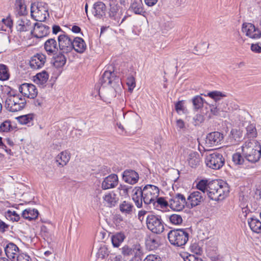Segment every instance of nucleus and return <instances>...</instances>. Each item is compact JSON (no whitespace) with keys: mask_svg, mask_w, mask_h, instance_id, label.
<instances>
[{"mask_svg":"<svg viewBox=\"0 0 261 261\" xmlns=\"http://www.w3.org/2000/svg\"><path fill=\"white\" fill-rule=\"evenodd\" d=\"M170 222L174 225H179L182 222V219L180 215L172 214L169 217Z\"/></svg>","mask_w":261,"mask_h":261,"instance_id":"obj_51","label":"nucleus"},{"mask_svg":"<svg viewBox=\"0 0 261 261\" xmlns=\"http://www.w3.org/2000/svg\"><path fill=\"white\" fill-rule=\"evenodd\" d=\"M36 80L39 81L40 84L43 85L47 81L48 79V74L45 71H43L37 73L36 75Z\"/></svg>","mask_w":261,"mask_h":261,"instance_id":"obj_45","label":"nucleus"},{"mask_svg":"<svg viewBox=\"0 0 261 261\" xmlns=\"http://www.w3.org/2000/svg\"><path fill=\"white\" fill-rule=\"evenodd\" d=\"M146 245L148 249L153 250L159 247V244L155 238L150 237L146 241Z\"/></svg>","mask_w":261,"mask_h":261,"instance_id":"obj_42","label":"nucleus"},{"mask_svg":"<svg viewBox=\"0 0 261 261\" xmlns=\"http://www.w3.org/2000/svg\"><path fill=\"white\" fill-rule=\"evenodd\" d=\"M129 9L136 14H142L144 12L141 0H134L131 4Z\"/></svg>","mask_w":261,"mask_h":261,"instance_id":"obj_35","label":"nucleus"},{"mask_svg":"<svg viewBox=\"0 0 261 261\" xmlns=\"http://www.w3.org/2000/svg\"><path fill=\"white\" fill-rule=\"evenodd\" d=\"M242 132L239 129H232L226 139V142L229 145L238 144L242 139Z\"/></svg>","mask_w":261,"mask_h":261,"instance_id":"obj_26","label":"nucleus"},{"mask_svg":"<svg viewBox=\"0 0 261 261\" xmlns=\"http://www.w3.org/2000/svg\"><path fill=\"white\" fill-rule=\"evenodd\" d=\"M194 124L197 125L203 122L204 120V117L201 114H197L193 118Z\"/></svg>","mask_w":261,"mask_h":261,"instance_id":"obj_55","label":"nucleus"},{"mask_svg":"<svg viewBox=\"0 0 261 261\" xmlns=\"http://www.w3.org/2000/svg\"><path fill=\"white\" fill-rule=\"evenodd\" d=\"M39 212L35 208H27L22 213V216L23 218L29 220H35L37 218Z\"/></svg>","mask_w":261,"mask_h":261,"instance_id":"obj_33","label":"nucleus"},{"mask_svg":"<svg viewBox=\"0 0 261 261\" xmlns=\"http://www.w3.org/2000/svg\"><path fill=\"white\" fill-rule=\"evenodd\" d=\"M205 163L207 167L218 170L223 166L225 159L221 153L216 151L206 156Z\"/></svg>","mask_w":261,"mask_h":261,"instance_id":"obj_9","label":"nucleus"},{"mask_svg":"<svg viewBox=\"0 0 261 261\" xmlns=\"http://www.w3.org/2000/svg\"><path fill=\"white\" fill-rule=\"evenodd\" d=\"M72 46H72V50L74 49L76 52L80 54L83 53L87 48L86 44L84 39L79 37L72 38Z\"/></svg>","mask_w":261,"mask_h":261,"instance_id":"obj_28","label":"nucleus"},{"mask_svg":"<svg viewBox=\"0 0 261 261\" xmlns=\"http://www.w3.org/2000/svg\"><path fill=\"white\" fill-rule=\"evenodd\" d=\"M121 214L126 217H131L135 213V208L132 202L124 200L119 206Z\"/></svg>","mask_w":261,"mask_h":261,"instance_id":"obj_24","label":"nucleus"},{"mask_svg":"<svg viewBox=\"0 0 261 261\" xmlns=\"http://www.w3.org/2000/svg\"><path fill=\"white\" fill-rule=\"evenodd\" d=\"M175 109L176 112L179 113L184 111V105L182 101H179L175 103Z\"/></svg>","mask_w":261,"mask_h":261,"instance_id":"obj_57","label":"nucleus"},{"mask_svg":"<svg viewBox=\"0 0 261 261\" xmlns=\"http://www.w3.org/2000/svg\"><path fill=\"white\" fill-rule=\"evenodd\" d=\"M248 224L251 230L256 233H261V221L255 217L248 218Z\"/></svg>","mask_w":261,"mask_h":261,"instance_id":"obj_31","label":"nucleus"},{"mask_svg":"<svg viewBox=\"0 0 261 261\" xmlns=\"http://www.w3.org/2000/svg\"><path fill=\"white\" fill-rule=\"evenodd\" d=\"M52 29V32L54 34H57L59 32H61V34H63V32H64L59 25H54Z\"/></svg>","mask_w":261,"mask_h":261,"instance_id":"obj_63","label":"nucleus"},{"mask_svg":"<svg viewBox=\"0 0 261 261\" xmlns=\"http://www.w3.org/2000/svg\"><path fill=\"white\" fill-rule=\"evenodd\" d=\"M186 162L191 168H196L202 163V155L198 152L191 151L187 155Z\"/></svg>","mask_w":261,"mask_h":261,"instance_id":"obj_18","label":"nucleus"},{"mask_svg":"<svg viewBox=\"0 0 261 261\" xmlns=\"http://www.w3.org/2000/svg\"><path fill=\"white\" fill-rule=\"evenodd\" d=\"M223 139V134L218 132H212L207 135L206 143L211 146H217L221 144Z\"/></svg>","mask_w":261,"mask_h":261,"instance_id":"obj_22","label":"nucleus"},{"mask_svg":"<svg viewBox=\"0 0 261 261\" xmlns=\"http://www.w3.org/2000/svg\"><path fill=\"white\" fill-rule=\"evenodd\" d=\"M121 253L124 256H130L132 255V247L127 245L124 246L121 249Z\"/></svg>","mask_w":261,"mask_h":261,"instance_id":"obj_54","label":"nucleus"},{"mask_svg":"<svg viewBox=\"0 0 261 261\" xmlns=\"http://www.w3.org/2000/svg\"><path fill=\"white\" fill-rule=\"evenodd\" d=\"M99 255H101V257L103 258L106 255H108V252L107 247L105 246L101 247L98 252Z\"/></svg>","mask_w":261,"mask_h":261,"instance_id":"obj_58","label":"nucleus"},{"mask_svg":"<svg viewBox=\"0 0 261 261\" xmlns=\"http://www.w3.org/2000/svg\"><path fill=\"white\" fill-rule=\"evenodd\" d=\"M35 115L33 113L19 116L17 119L20 123L27 124L32 123L34 120Z\"/></svg>","mask_w":261,"mask_h":261,"instance_id":"obj_41","label":"nucleus"},{"mask_svg":"<svg viewBox=\"0 0 261 261\" xmlns=\"http://www.w3.org/2000/svg\"><path fill=\"white\" fill-rule=\"evenodd\" d=\"M246 133L245 137L249 139V140H252L254 138H256L257 136V130L255 124H249L246 127Z\"/></svg>","mask_w":261,"mask_h":261,"instance_id":"obj_36","label":"nucleus"},{"mask_svg":"<svg viewBox=\"0 0 261 261\" xmlns=\"http://www.w3.org/2000/svg\"><path fill=\"white\" fill-rule=\"evenodd\" d=\"M118 177L116 174H111L105 177L101 183V188L106 190L115 188L118 185Z\"/></svg>","mask_w":261,"mask_h":261,"instance_id":"obj_23","label":"nucleus"},{"mask_svg":"<svg viewBox=\"0 0 261 261\" xmlns=\"http://www.w3.org/2000/svg\"><path fill=\"white\" fill-rule=\"evenodd\" d=\"M17 261H30V257L25 254H20L15 258Z\"/></svg>","mask_w":261,"mask_h":261,"instance_id":"obj_56","label":"nucleus"},{"mask_svg":"<svg viewBox=\"0 0 261 261\" xmlns=\"http://www.w3.org/2000/svg\"><path fill=\"white\" fill-rule=\"evenodd\" d=\"M242 153L246 161L255 164L261 158V145L254 140H247L242 146Z\"/></svg>","mask_w":261,"mask_h":261,"instance_id":"obj_2","label":"nucleus"},{"mask_svg":"<svg viewBox=\"0 0 261 261\" xmlns=\"http://www.w3.org/2000/svg\"><path fill=\"white\" fill-rule=\"evenodd\" d=\"M208 186L209 182L208 183L207 180L204 179L200 180L196 185V188L200 191L199 192L207 195L208 192Z\"/></svg>","mask_w":261,"mask_h":261,"instance_id":"obj_39","label":"nucleus"},{"mask_svg":"<svg viewBox=\"0 0 261 261\" xmlns=\"http://www.w3.org/2000/svg\"><path fill=\"white\" fill-rule=\"evenodd\" d=\"M5 253L10 259L15 260V258L20 253L19 248L14 243H8L4 248Z\"/></svg>","mask_w":261,"mask_h":261,"instance_id":"obj_27","label":"nucleus"},{"mask_svg":"<svg viewBox=\"0 0 261 261\" xmlns=\"http://www.w3.org/2000/svg\"><path fill=\"white\" fill-rule=\"evenodd\" d=\"M208 197L215 201H221L227 197L229 193L228 184L223 180H214L209 182Z\"/></svg>","mask_w":261,"mask_h":261,"instance_id":"obj_3","label":"nucleus"},{"mask_svg":"<svg viewBox=\"0 0 261 261\" xmlns=\"http://www.w3.org/2000/svg\"><path fill=\"white\" fill-rule=\"evenodd\" d=\"M122 180L130 185H135L139 179L138 172L132 169L125 170L122 174Z\"/></svg>","mask_w":261,"mask_h":261,"instance_id":"obj_21","label":"nucleus"},{"mask_svg":"<svg viewBox=\"0 0 261 261\" xmlns=\"http://www.w3.org/2000/svg\"><path fill=\"white\" fill-rule=\"evenodd\" d=\"M59 48L60 51L66 54L72 51V38L65 32L60 34L58 37Z\"/></svg>","mask_w":261,"mask_h":261,"instance_id":"obj_10","label":"nucleus"},{"mask_svg":"<svg viewBox=\"0 0 261 261\" xmlns=\"http://www.w3.org/2000/svg\"><path fill=\"white\" fill-rule=\"evenodd\" d=\"M46 60V55L42 53H38L31 57L30 65L33 69H38L42 68Z\"/></svg>","mask_w":261,"mask_h":261,"instance_id":"obj_19","label":"nucleus"},{"mask_svg":"<svg viewBox=\"0 0 261 261\" xmlns=\"http://www.w3.org/2000/svg\"><path fill=\"white\" fill-rule=\"evenodd\" d=\"M251 49L252 51L256 53H261V46L257 44H252L251 46Z\"/></svg>","mask_w":261,"mask_h":261,"instance_id":"obj_61","label":"nucleus"},{"mask_svg":"<svg viewBox=\"0 0 261 261\" xmlns=\"http://www.w3.org/2000/svg\"><path fill=\"white\" fill-rule=\"evenodd\" d=\"M184 261H202V259L194 254L184 253L181 255Z\"/></svg>","mask_w":261,"mask_h":261,"instance_id":"obj_50","label":"nucleus"},{"mask_svg":"<svg viewBox=\"0 0 261 261\" xmlns=\"http://www.w3.org/2000/svg\"><path fill=\"white\" fill-rule=\"evenodd\" d=\"M48 10V5L44 2L32 4L31 7V16L36 21H44L49 16Z\"/></svg>","mask_w":261,"mask_h":261,"instance_id":"obj_5","label":"nucleus"},{"mask_svg":"<svg viewBox=\"0 0 261 261\" xmlns=\"http://www.w3.org/2000/svg\"><path fill=\"white\" fill-rule=\"evenodd\" d=\"M154 207L158 206V205H160L161 207H166L168 205H169V202L167 201L164 197L158 196V198L156 199L155 201L154 204H152Z\"/></svg>","mask_w":261,"mask_h":261,"instance_id":"obj_49","label":"nucleus"},{"mask_svg":"<svg viewBox=\"0 0 261 261\" xmlns=\"http://www.w3.org/2000/svg\"><path fill=\"white\" fill-rule=\"evenodd\" d=\"M15 6L17 14L19 16H23L28 14L27 6L24 0H16Z\"/></svg>","mask_w":261,"mask_h":261,"instance_id":"obj_34","label":"nucleus"},{"mask_svg":"<svg viewBox=\"0 0 261 261\" xmlns=\"http://www.w3.org/2000/svg\"><path fill=\"white\" fill-rule=\"evenodd\" d=\"M34 23L27 18L23 17L19 18L16 21V29L18 32L20 33L31 31L33 30Z\"/></svg>","mask_w":261,"mask_h":261,"instance_id":"obj_20","label":"nucleus"},{"mask_svg":"<svg viewBox=\"0 0 261 261\" xmlns=\"http://www.w3.org/2000/svg\"><path fill=\"white\" fill-rule=\"evenodd\" d=\"M107 7L104 3L98 1L95 2L92 7V13L97 19H103L105 18Z\"/></svg>","mask_w":261,"mask_h":261,"instance_id":"obj_17","label":"nucleus"},{"mask_svg":"<svg viewBox=\"0 0 261 261\" xmlns=\"http://www.w3.org/2000/svg\"><path fill=\"white\" fill-rule=\"evenodd\" d=\"M120 191V194L122 195H126L127 194V188L125 185H120L118 188Z\"/></svg>","mask_w":261,"mask_h":261,"instance_id":"obj_62","label":"nucleus"},{"mask_svg":"<svg viewBox=\"0 0 261 261\" xmlns=\"http://www.w3.org/2000/svg\"><path fill=\"white\" fill-rule=\"evenodd\" d=\"M245 159L243 154L239 152L235 153L232 155V161L236 165L243 164Z\"/></svg>","mask_w":261,"mask_h":261,"instance_id":"obj_48","label":"nucleus"},{"mask_svg":"<svg viewBox=\"0 0 261 261\" xmlns=\"http://www.w3.org/2000/svg\"><path fill=\"white\" fill-rule=\"evenodd\" d=\"M71 154L69 151L66 150L61 152L56 158V162L58 166L63 167L66 165L70 161Z\"/></svg>","mask_w":261,"mask_h":261,"instance_id":"obj_29","label":"nucleus"},{"mask_svg":"<svg viewBox=\"0 0 261 261\" xmlns=\"http://www.w3.org/2000/svg\"><path fill=\"white\" fill-rule=\"evenodd\" d=\"M50 28L41 22L34 23V27L31 34L35 38H42L47 36L50 33Z\"/></svg>","mask_w":261,"mask_h":261,"instance_id":"obj_13","label":"nucleus"},{"mask_svg":"<svg viewBox=\"0 0 261 261\" xmlns=\"http://www.w3.org/2000/svg\"><path fill=\"white\" fill-rule=\"evenodd\" d=\"M170 207L176 211H182L187 207V200L184 195L178 193L169 200Z\"/></svg>","mask_w":261,"mask_h":261,"instance_id":"obj_12","label":"nucleus"},{"mask_svg":"<svg viewBox=\"0 0 261 261\" xmlns=\"http://www.w3.org/2000/svg\"><path fill=\"white\" fill-rule=\"evenodd\" d=\"M119 77L115 75L114 71H105L99 79V83L103 87L112 85L113 83H118Z\"/></svg>","mask_w":261,"mask_h":261,"instance_id":"obj_15","label":"nucleus"},{"mask_svg":"<svg viewBox=\"0 0 261 261\" xmlns=\"http://www.w3.org/2000/svg\"><path fill=\"white\" fill-rule=\"evenodd\" d=\"M9 225L0 220V232L4 233L9 229Z\"/></svg>","mask_w":261,"mask_h":261,"instance_id":"obj_59","label":"nucleus"},{"mask_svg":"<svg viewBox=\"0 0 261 261\" xmlns=\"http://www.w3.org/2000/svg\"><path fill=\"white\" fill-rule=\"evenodd\" d=\"M65 53L60 51L53 57L51 63L56 68H61L64 66L66 63L67 58L64 55Z\"/></svg>","mask_w":261,"mask_h":261,"instance_id":"obj_30","label":"nucleus"},{"mask_svg":"<svg viewBox=\"0 0 261 261\" xmlns=\"http://www.w3.org/2000/svg\"><path fill=\"white\" fill-rule=\"evenodd\" d=\"M132 199L138 208L146 205L154 204L159 196V188L153 185H147L143 187H135L132 191Z\"/></svg>","mask_w":261,"mask_h":261,"instance_id":"obj_1","label":"nucleus"},{"mask_svg":"<svg viewBox=\"0 0 261 261\" xmlns=\"http://www.w3.org/2000/svg\"><path fill=\"white\" fill-rule=\"evenodd\" d=\"M132 255L134 257L140 258L143 254V248L139 243L134 244L132 247Z\"/></svg>","mask_w":261,"mask_h":261,"instance_id":"obj_40","label":"nucleus"},{"mask_svg":"<svg viewBox=\"0 0 261 261\" xmlns=\"http://www.w3.org/2000/svg\"><path fill=\"white\" fill-rule=\"evenodd\" d=\"M143 261H162L160 255L156 254H150L147 255Z\"/></svg>","mask_w":261,"mask_h":261,"instance_id":"obj_53","label":"nucleus"},{"mask_svg":"<svg viewBox=\"0 0 261 261\" xmlns=\"http://www.w3.org/2000/svg\"><path fill=\"white\" fill-rule=\"evenodd\" d=\"M170 243L176 246L185 245L189 240V233L186 229H174L168 233Z\"/></svg>","mask_w":261,"mask_h":261,"instance_id":"obj_4","label":"nucleus"},{"mask_svg":"<svg viewBox=\"0 0 261 261\" xmlns=\"http://www.w3.org/2000/svg\"><path fill=\"white\" fill-rule=\"evenodd\" d=\"M27 102L19 95H10L5 101V107L7 110L12 112L20 111L24 108Z\"/></svg>","mask_w":261,"mask_h":261,"instance_id":"obj_6","label":"nucleus"},{"mask_svg":"<svg viewBox=\"0 0 261 261\" xmlns=\"http://www.w3.org/2000/svg\"><path fill=\"white\" fill-rule=\"evenodd\" d=\"M207 96L213 99L215 101L220 100L221 97L226 96L224 94L218 91L210 92L207 93Z\"/></svg>","mask_w":261,"mask_h":261,"instance_id":"obj_47","label":"nucleus"},{"mask_svg":"<svg viewBox=\"0 0 261 261\" xmlns=\"http://www.w3.org/2000/svg\"><path fill=\"white\" fill-rule=\"evenodd\" d=\"M10 76L8 66L5 64H0V81H7L9 79Z\"/></svg>","mask_w":261,"mask_h":261,"instance_id":"obj_37","label":"nucleus"},{"mask_svg":"<svg viewBox=\"0 0 261 261\" xmlns=\"http://www.w3.org/2000/svg\"><path fill=\"white\" fill-rule=\"evenodd\" d=\"M242 31L246 36L251 38L257 39L261 36L260 31L251 23H243Z\"/></svg>","mask_w":261,"mask_h":261,"instance_id":"obj_16","label":"nucleus"},{"mask_svg":"<svg viewBox=\"0 0 261 261\" xmlns=\"http://www.w3.org/2000/svg\"><path fill=\"white\" fill-rule=\"evenodd\" d=\"M146 223L147 228L154 233L160 234L164 230V223L159 215L148 214Z\"/></svg>","mask_w":261,"mask_h":261,"instance_id":"obj_7","label":"nucleus"},{"mask_svg":"<svg viewBox=\"0 0 261 261\" xmlns=\"http://www.w3.org/2000/svg\"><path fill=\"white\" fill-rule=\"evenodd\" d=\"M103 199L107 206L112 207L114 206L118 200L116 195L114 193H109L103 197Z\"/></svg>","mask_w":261,"mask_h":261,"instance_id":"obj_32","label":"nucleus"},{"mask_svg":"<svg viewBox=\"0 0 261 261\" xmlns=\"http://www.w3.org/2000/svg\"><path fill=\"white\" fill-rule=\"evenodd\" d=\"M19 92L24 96L34 99L38 93L36 86L32 84L24 83L19 87Z\"/></svg>","mask_w":261,"mask_h":261,"instance_id":"obj_14","label":"nucleus"},{"mask_svg":"<svg viewBox=\"0 0 261 261\" xmlns=\"http://www.w3.org/2000/svg\"><path fill=\"white\" fill-rule=\"evenodd\" d=\"M125 12V9L117 4H111L108 12L109 17L114 25H120L127 17L125 15L121 18Z\"/></svg>","mask_w":261,"mask_h":261,"instance_id":"obj_8","label":"nucleus"},{"mask_svg":"<svg viewBox=\"0 0 261 261\" xmlns=\"http://www.w3.org/2000/svg\"><path fill=\"white\" fill-rule=\"evenodd\" d=\"M44 49L48 55H55L59 50L58 42L54 38L48 39L44 43Z\"/></svg>","mask_w":261,"mask_h":261,"instance_id":"obj_25","label":"nucleus"},{"mask_svg":"<svg viewBox=\"0 0 261 261\" xmlns=\"http://www.w3.org/2000/svg\"><path fill=\"white\" fill-rule=\"evenodd\" d=\"M126 84L128 87V90L132 91L136 87L135 79L132 75L129 76L126 79Z\"/></svg>","mask_w":261,"mask_h":261,"instance_id":"obj_52","label":"nucleus"},{"mask_svg":"<svg viewBox=\"0 0 261 261\" xmlns=\"http://www.w3.org/2000/svg\"><path fill=\"white\" fill-rule=\"evenodd\" d=\"M206 198V195L198 191H194L190 193L187 200V207L192 208L200 204L204 201Z\"/></svg>","mask_w":261,"mask_h":261,"instance_id":"obj_11","label":"nucleus"},{"mask_svg":"<svg viewBox=\"0 0 261 261\" xmlns=\"http://www.w3.org/2000/svg\"><path fill=\"white\" fill-rule=\"evenodd\" d=\"M192 103L194 108L196 110H198L202 107L203 99L199 95L195 96L192 99Z\"/></svg>","mask_w":261,"mask_h":261,"instance_id":"obj_43","label":"nucleus"},{"mask_svg":"<svg viewBox=\"0 0 261 261\" xmlns=\"http://www.w3.org/2000/svg\"><path fill=\"white\" fill-rule=\"evenodd\" d=\"M176 126L180 129H184L185 128V124L182 119H177L176 120Z\"/></svg>","mask_w":261,"mask_h":261,"instance_id":"obj_64","label":"nucleus"},{"mask_svg":"<svg viewBox=\"0 0 261 261\" xmlns=\"http://www.w3.org/2000/svg\"><path fill=\"white\" fill-rule=\"evenodd\" d=\"M0 148H2L9 154H12V151L10 149H8L6 145L3 143L2 138L0 137Z\"/></svg>","mask_w":261,"mask_h":261,"instance_id":"obj_60","label":"nucleus"},{"mask_svg":"<svg viewBox=\"0 0 261 261\" xmlns=\"http://www.w3.org/2000/svg\"><path fill=\"white\" fill-rule=\"evenodd\" d=\"M6 218L8 220H11L12 221H18L20 219V216L18 215L16 212L11 211L10 210L7 211L6 213Z\"/></svg>","mask_w":261,"mask_h":261,"instance_id":"obj_46","label":"nucleus"},{"mask_svg":"<svg viewBox=\"0 0 261 261\" xmlns=\"http://www.w3.org/2000/svg\"><path fill=\"white\" fill-rule=\"evenodd\" d=\"M125 239V236L123 233H117L111 238L112 244L115 247H118Z\"/></svg>","mask_w":261,"mask_h":261,"instance_id":"obj_38","label":"nucleus"},{"mask_svg":"<svg viewBox=\"0 0 261 261\" xmlns=\"http://www.w3.org/2000/svg\"><path fill=\"white\" fill-rule=\"evenodd\" d=\"M13 129L10 120H6L0 125L1 133H8Z\"/></svg>","mask_w":261,"mask_h":261,"instance_id":"obj_44","label":"nucleus"}]
</instances>
